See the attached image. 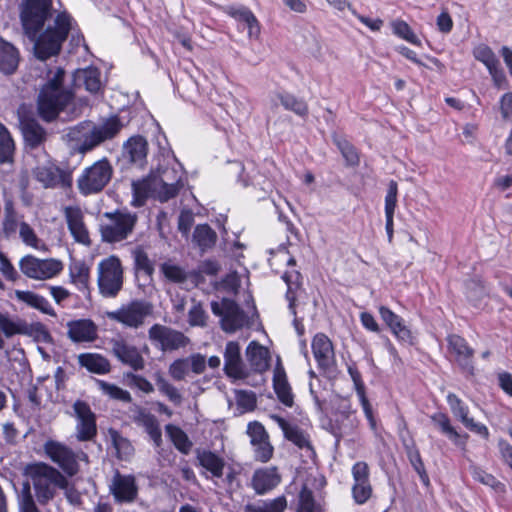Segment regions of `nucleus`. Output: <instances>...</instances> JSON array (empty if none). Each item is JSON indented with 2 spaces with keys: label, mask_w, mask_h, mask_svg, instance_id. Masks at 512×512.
Wrapping results in <instances>:
<instances>
[{
  "label": "nucleus",
  "mask_w": 512,
  "mask_h": 512,
  "mask_svg": "<svg viewBox=\"0 0 512 512\" xmlns=\"http://www.w3.org/2000/svg\"><path fill=\"white\" fill-rule=\"evenodd\" d=\"M65 70L50 69L37 97V113L45 122L54 121L74 99V92L64 85Z\"/></svg>",
  "instance_id": "20e7f679"
},
{
  "label": "nucleus",
  "mask_w": 512,
  "mask_h": 512,
  "mask_svg": "<svg viewBox=\"0 0 512 512\" xmlns=\"http://www.w3.org/2000/svg\"><path fill=\"white\" fill-rule=\"evenodd\" d=\"M403 445H404L407 457H408L412 467L419 475L422 483L426 486L429 485L428 474L426 472V469H425L424 463L422 461V458L420 456L419 450L417 449L414 441L411 440V441L407 442L406 440L403 439Z\"/></svg>",
  "instance_id": "37998d69"
},
{
  "label": "nucleus",
  "mask_w": 512,
  "mask_h": 512,
  "mask_svg": "<svg viewBox=\"0 0 512 512\" xmlns=\"http://www.w3.org/2000/svg\"><path fill=\"white\" fill-rule=\"evenodd\" d=\"M20 512H40L32 497L29 483L24 484L20 500Z\"/></svg>",
  "instance_id": "774afa93"
},
{
  "label": "nucleus",
  "mask_w": 512,
  "mask_h": 512,
  "mask_svg": "<svg viewBox=\"0 0 512 512\" xmlns=\"http://www.w3.org/2000/svg\"><path fill=\"white\" fill-rule=\"evenodd\" d=\"M138 215L127 209H117L102 215L100 233L102 240L116 243L127 239L134 231Z\"/></svg>",
  "instance_id": "423d86ee"
},
{
  "label": "nucleus",
  "mask_w": 512,
  "mask_h": 512,
  "mask_svg": "<svg viewBox=\"0 0 512 512\" xmlns=\"http://www.w3.org/2000/svg\"><path fill=\"white\" fill-rule=\"evenodd\" d=\"M78 363L89 372L106 374L110 372L111 365L107 358L97 353H82L78 356Z\"/></svg>",
  "instance_id": "a19ab883"
},
{
  "label": "nucleus",
  "mask_w": 512,
  "mask_h": 512,
  "mask_svg": "<svg viewBox=\"0 0 512 512\" xmlns=\"http://www.w3.org/2000/svg\"><path fill=\"white\" fill-rule=\"evenodd\" d=\"M196 459L200 466L214 478H221L224 475L226 466L225 460L216 453L209 450H198Z\"/></svg>",
  "instance_id": "f704fd0d"
},
{
  "label": "nucleus",
  "mask_w": 512,
  "mask_h": 512,
  "mask_svg": "<svg viewBox=\"0 0 512 512\" xmlns=\"http://www.w3.org/2000/svg\"><path fill=\"white\" fill-rule=\"evenodd\" d=\"M19 268L30 279L48 280L63 270V263L54 258L39 259L33 255H26L20 259Z\"/></svg>",
  "instance_id": "f8f14e48"
},
{
  "label": "nucleus",
  "mask_w": 512,
  "mask_h": 512,
  "mask_svg": "<svg viewBox=\"0 0 512 512\" xmlns=\"http://www.w3.org/2000/svg\"><path fill=\"white\" fill-rule=\"evenodd\" d=\"M113 173V165L107 157L95 161L85 167L77 178L76 184L79 193L83 196H90L102 192L110 183Z\"/></svg>",
  "instance_id": "0eeeda50"
},
{
  "label": "nucleus",
  "mask_w": 512,
  "mask_h": 512,
  "mask_svg": "<svg viewBox=\"0 0 512 512\" xmlns=\"http://www.w3.org/2000/svg\"><path fill=\"white\" fill-rule=\"evenodd\" d=\"M15 144L8 129L0 122V164L11 163Z\"/></svg>",
  "instance_id": "8fccbe9b"
},
{
  "label": "nucleus",
  "mask_w": 512,
  "mask_h": 512,
  "mask_svg": "<svg viewBox=\"0 0 512 512\" xmlns=\"http://www.w3.org/2000/svg\"><path fill=\"white\" fill-rule=\"evenodd\" d=\"M160 271L163 273L167 280L177 284L186 282L189 277V274L183 267L174 264L171 261L162 263L160 265Z\"/></svg>",
  "instance_id": "603ef678"
},
{
  "label": "nucleus",
  "mask_w": 512,
  "mask_h": 512,
  "mask_svg": "<svg viewBox=\"0 0 512 512\" xmlns=\"http://www.w3.org/2000/svg\"><path fill=\"white\" fill-rule=\"evenodd\" d=\"M97 284L103 297L115 298L123 287V267L120 259L111 255L102 259L97 266Z\"/></svg>",
  "instance_id": "6e6552de"
},
{
  "label": "nucleus",
  "mask_w": 512,
  "mask_h": 512,
  "mask_svg": "<svg viewBox=\"0 0 512 512\" xmlns=\"http://www.w3.org/2000/svg\"><path fill=\"white\" fill-rule=\"evenodd\" d=\"M448 350L454 355L455 361L461 369L470 375L474 374V350L468 345L467 341L457 334L447 336Z\"/></svg>",
  "instance_id": "aec40b11"
},
{
  "label": "nucleus",
  "mask_w": 512,
  "mask_h": 512,
  "mask_svg": "<svg viewBox=\"0 0 512 512\" xmlns=\"http://www.w3.org/2000/svg\"><path fill=\"white\" fill-rule=\"evenodd\" d=\"M287 507L285 496H279L272 500H259L244 506V512H284Z\"/></svg>",
  "instance_id": "79ce46f5"
},
{
  "label": "nucleus",
  "mask_w": 512,
  "mask_h": 512,
  "mask_svg": "<svg viewBox=\"0 0 512 512\" xmlns=\"http://www.w3.org/2000/svg\"><path fill=\"white\" fill-rule=\"evenodd\" d=\"M223 370L233 381L244 380L249 376V370L242 359L240 344L236 341H229L225 346Z\"/></svg>",
  "instance_id": "a211bd4d"
},
{
  "label": "nucleus",
  "mask_w": 512,
  "mask_h": 512,
  "mask_svg": "<svg viewBox=\"0 0 512 512\" xmlns=\"http://www.w3.org/2000/svg\"><path fill=\"white\" fill-rule=\"evenodd\" d=\"M72 82L75 88H84L91 94H98L103 89L101 72L94 66L76 69L72 75Z\"/></svg>",
  "instance_id": "b1692460"
},
{
  "label": "nucleus",
  "mask_w": 512,
  "mask_h": 512,
  "mask_svg": "<svg viewBox=\"0 0 512 512\" xmlns=\"http://www.w3.org/2000/svg\"><path fill=\"white\" fill-rule=\"evenodd\" d=\"M67 336L74 343L93 342L98 337V327L91 319H78L67 324Z\"/></svg>",
  "instance_id": "393cba45"
},
{
  "label": "nucleus",
  "mask_w": 512,
  "mask_h": 512,
  "mask_svg": "<svg viewBox=\"0 0 512 512\" xmlns=\"http://www.w3.org/2000/svg\"><path fill=\"white\" fill-rule=\"evenodd\" d=\"M216 239L217 235L209 225L202 224L196 226L193 233V241L202 251L213 247Z\"/></svg>",
  "instance_id": "09e8293b"
},
{
  "label": "nucleus",
  "mask_w": 512,
  "mask_h": 512,
  "mask_svg": "<svg viewBox=\"0 0 512 512\" xmlns=\"http://www.w3.org/2000/svg\"><path fill=\"white\" fill-rule=\"evenodd\" d=\"M113 355L124 365L133 370H142L145 367V360L137 347L128 344L123 339H112L110 341Z\"/></svg>",
  "instance_id": "4be33fe9"
},
{
  "label": "nucleus",
  "mask_w": 512,
  "mask_h": 512,
  "mask_svg": "<svg viewBox=\"0 0 512 512\" xmlns=\"http://www.w3.org/2000/svg\"><path fill=\"white\" fill-rule=\"evenodd\" d=\"M19 127L27 148H39L47 141L48 132L34 117L20 115Z\"/></svg>",
  "instance_id": "6ab92c4d"
},
{
  "label": "nucleus",
  "mask_w": 512,
  "mask_h": 512,
  "mask_svg": "<svg viewBox=\"0 0 512 512\" xmlns=\"http://www.w3.org/2000/svg\"><path fill=\"white\" fill-rule=\"evenodd\" d=\"M300 273L296 270L286 271L282 279L287 284L286 299L289 302V310L294 316L293 324L299 334L303 333V325L301 321L296 317L295 301L296 291L300 286Z\"/></svg>",
  "instance_id": "7c9ffc66"
},
{
  "label": "nucleus",
  "mask_w": 512,
  "mask_h": 512,
  "mask_svg": "<svg viewBox=\"0 0 512 512\" xmlns=\"http://www.w3.org/2000/svg\"><path fill=\"white\" fill-rule=\"evenodd\" d=\"M165 431L173 442L174 446L183 454H188L192 447V442L189 440L187 434L178 426L167 424Z\"/></svg>",
  "instance_id": "49530a36"
},
{
  "label": "nucleus",
  "mask_w": 512,
  "mask_h": 512,
  "mask_svg": "<svg viewBox=\"0 0 512 512\" xmlns=\"http://www.w3.org/2000/svg\"><path fill=\"white\" fill-rule=\"evenodd\" d=\"M70 280L83 293H89V267L83 262H76L69 268Z\"/></svg>",
  "instance_id": "c03bdc74"
},
{
  "label": "nucleus",
  "mask_w": 512,
  "mask_h": 512,
  "mask_svg": "<svg viewBox=\"0 0 512 512\" xmlns=\"http://www.w3.org/2000/svg\"><path fill=\"white\" fill-rule=\"evenodd\" d=\"M471 474L475 481L480 482L486 486H489L495 490L503 487L502 483L499 482L492 474L487 473L480 467L472 466Z\"/></svg>",
  "instance_id": "680f3d73"
},
{
  "label": "nucleus",
  "mask_w": 512,
  "mask_h": 512,
  "mask_svg": "<svg viewBox=\"0 0 512 512\" xmlns=\"http://www.w3.org/2000/svg\"><path fill=\"white\" fill-rule=\"evenodd\" d=\"M392 31L398 37L414 45H421V41L412 31L410 26L403 20H395L391 23Z\"/></svg>",
  "instance_id": "4d7b16f0"
},
{
  "label": "nucleus",
  "mask_w": 512,
  "mask_h": 512,
  "mask_svg": "<svg viewBox=\"0 0 512 512\" xmlns=\"http://www.w3.org/2000/svg\"><path fill=\"white\" fill-rule=\"evenodd\" d=\"M273 388L278 400L287 407L294 404V395L283 366L278 363L273 373Z\"/></svg>",
  "instance_id": "c756f323"
},
{
  "label": "nucleus",
  "mask_w": 512,
  "mask_h": 512,
  "mask_svg": "<svg viewBox=\"0 0 512 512\" xmlns=\"http://www.w3.org/2000/svg\"><path fill=\"white\" fill-rule=\"evenodd\" d=\"M188 371L189 359L187 358L177 359L169 366V374L176 381L184 380Z\"/></svg>",
  "instance_id": "0e129e2a"
},
{
  "label": "nucleus",
  "mask_w": 512,
  "mask_h": 512,
  "mask_svg": "<svg viewBox=\"0 0 512 512\" xmlns=\"http://www.w3.org/2000/svg\"><path fill=\"white\" fill-rule=\"evenodd\" d=\"M184 184L175 169L161 168L146 178L132 182V201L134 207H142L148 198L162 203L175 198Z\"/></svg>",
  "instance_id": "f03ea898"
},
{
  "label": "nucleus",
  "mask_w": 512,
  "mask_h": 512,
  "mask_svg": "<svg viewBox=\"0 0 512 512\" xmlns=\"http://www.w3.org/2000/svg\"><path fill=\"white\" fill-rule=\"evenodd\" d=\"M353 485L352 497L356 504H365L372 496L373 488L370 483V469L366 462L358 461L351 469Z\"/></svg>",
  "instance_id": "dca6fc26"
},
{
  "label": "nucleus",
  "mask_w": 512,
  "mask_h": 512,
  "mask_svg": "<svg viewBox=\"0 0 512 512\" xmlns=\"http://www.w3.org/2000/svg\"><path fill=\"white\" fill-rule=\"evenodd\" d=\"M18 214L11 202L4 206V214L1 220L0 237L10 240L16 236L17 229H20Z\"/></svg>",
  "instance_id": "58836bf2"
},
{
  "label": "nucleus",
  "mask_w": 512,
  "mask_h": 512,
  "mask_svg": "<svg viewBox=\"0 0 512 512\" xmlns=\"http://www.w3.org/2000/svg\"><path fill=\"white\" fill-rule=\"evenodd\" d=\"M33 175L45 188L61 187L66 189L72 186V171L61 169L51 161L36 166Z\"/></svg>",
  "instance_id": "4468645a"
},
{
  "label": "nucleus",
  "mask_w": 512,
  "mask_h": 512,
  "mask_svg": "<svg viewBox=\"0 0 512 512\" xmlns=\"http://www.w3.org/2000/svg\"><path fill=\"white\" fill-rule=\"evenodd\" d=\"M193 304L188 311V323L190 326L205 327L207 325L208 315L200 302L192 300Z\"/></svg>",
  "instance_id": "13d9d810"
},
{
  "label": "nucleus",
  "mask_w": 512,
  "mask_h": 512,
  "mask_svg": "<svg viewBox=\"0 0 512 512\" xmlns=\"http://www.w3.org/2000/svg\"><path fill=\"white\" fill-rule=\"evenodd\" d=\"M447 402L450 406L452 414L456 419L461 420L468 414V407L456 394L449 393L447 395Z\"/></svg>",
  "instance_id": "69168bd1"
},
{
  "label": "nucleus",
  "mask_w": 512,
  "mask_h": 512,
  "mask_svg": "<svg viewBox=\"0 0 512 512\" xmlns=\"http://www.w3.org/2000/svg\"><path fill=\"white\" fill-rule=\"evenodd\" d=\"M68 229L74 240L83 245L89 246L91 240L88 229L84 223V214L77 206H68L64 210Z\"/></svg>",
  "instance_id": "5701e85b"
},
{
  "label": "nucleus",
  "mask_w": 512,
  "mask_h": 512,
  "mask_svg": "<svg viewBox=\"0 0 512 512\" xmlns=\"http://www.w3.org/2000/svg\"><path fill=\"white\" fill-rule=\"evenodd\" d=\"M53 12L52 0H22L20 19L24 34L33 42L34 55L42 61L60 52L71 28V17L62 12L39 34Z\"/></svg>",
  "instance_id": "f257e3e1"
},
{
  "label": "nucleus",
  "mask_w": 512,
  "mask_h": 512,
  "mask_svg": "<svg viewBox=\"0 0 512 512\" xmlns=\"http://www.w3.org/2000/svg\"><path fill=\"white\" fill-rule=\"evenodd\" d=\"M76 418V438L79 441H90L97 435L96 416L90 406L81 400L73 404Z\"/></svg>",
  "instance_id": "2eb2a0df"
},
{
  "label": "nucleus",
  "mask_w": 512,
  "mask_h": 512,
  "mask_svg": "<svg viewBox=\"0 0 512 512\" xmlns=\"http://www.w3.org/2000/svg\"><path fill=\"white\" fill-rule=\"evenodd\" d=\"M430 419L433 424L456 445L462 444L460 434L452 426L451 421L446 414L441 412L435 413L430 416Z\"/></svg>",
  "instance_id": "de8ad7c7"
},
{
  "label": "nucleus",
  "mask_w": 512,
  "mask_h": 512,
  "mask_svg": "<svg viewBox=\"0 0 512 512\" xmlns=\"http://www.w3.org/2000/svg\"><path fill=\"white\" fill-rule=\"evenodd\" d=\"M19 62V50L12 43L0 38V72L4 75L14 74Z\"/></svg>",
  "instance_id": "2f4dec72"
},
{
  "label": "nucleus",
  "mask_w": 512,
  "mask_h": 512,
  "mask_svg": "<svg viewBox=\"0 0 512 512\" xmlns=\"http://www.w3.org/2000/svg\"><path fill=\"white\" fill-rule=\"evenodd\" d=\"M14 295L17 301L24 303L31 308L39 310L40 312L50 316L56 315L48 300L33 291L15 290Z\"/></svg>",
  "instance_id": "c9c22d12"
},
{
  "label": "nucleus",
  "mask_w": 512,
  "mask_h": 512,
  "mask_svg": "<svg viewBox=\"0 0 512 512\" xmlns=\"http://www.w3.org/2000/svg\"><path fill=\"white\" fill-rule=\"evenodd\" d=\"M246 357L251 370L262 373L269 367V351L259 343L252 341L246 348Z\"/></svg>",
  "instance_id": "473e14b6"
},
{
  "label": "nucleus",
  "mask_w": 512,
  "mask_h": 512,
  "mask_svg": "<svg viewBox=\"0 0 512 512\" xmlns=\"http://www.w3.org/2000/svg\"><path fill=\"white\" fill-rule=\"evenodd\" d=\"M152 313V303L146 300H133L122 305L117 310L106 312V317L125 327L138 329L144 325L145 319L152 315Z\"/></svg>",
  "instance_id": "9d476101"
},
{
  "label": "nucleus",
  "mask_w": 512,
  "mask_h": 512,
  "mask_svg": "<svg viewBox=\"0 0 512 512\" xmlns=\"http://www.w3.org/2000/svg\"><path fill=\"white\" fill-rule=\"evenodd\" d=\"M0 272L8 281L15 282L20 278L19 273L2 251H0Z\"/></svg>",
  "instance_id": "338daca9"
},
{
  "label": "nucleus",
  "mask_w": 512,
  "mask_h": 512,
  "mask_svg": "<svg viewBox=\"0 0 512 512\" xmlns=\"http://www.w3.org/2000/svg\"><path fill=\"white\" fill-rule=\"evenodd\" d=\"M25 471L32 481L37 501L41 505H46L55 497L57 488L68 487L69 482L66 476L45 462L29 464Z\"/></svg>",
  "instance_id": "39448f33"
},
{
  "label": "nucleus",
  "mask_w": 512,
  "mask_h": 512,
  "mask_svg": "<svg viewBox=\"0 0 512 512\" xmlns=\"http://www.w3.org/2000/svg\"><path fill=\"white\" fill-rule=\"evenodd\" d=\"M379 314L381 319L398 340L403 342H411V331L405 325L403 319L399 315L395 314L386 306L379 307Z\"/></svg>",
  "instance_id": "c85d7f7f"
},
{
  "label": "nucleus",
  "mask_w": 512,
  "mask_h": 512,
  "mask_svg": "<svg viewBox=\"0 0 512 512\" xmlns=\"http://www.w3.org/2000/svg\"><path fill=\"white\" fill-rule=\"evenodd\" d=\"M17 334L32 337L37 342L50 343L52 341L48 329L41 322L28 324L23 320H18L15 335Z\"/></svg>",
  "instance_id": "4c0bfd02"
},
{
  "label": "nucleus",
  "mask_w": 512,
  "mask_h": 512,
  "mask_svg": "<svg viewBox=\"0 0 512 512\" xmlns=\"http://www.w3.org/2000/svg\"><path fill=\"white\" fill-rule=\"evenodd\" d=\"M134 422L144 428L156 447L161 446L162 432L158 420L153 414L147 412L145 409L139 408L134 417Z\"/></svg>",
  "instance_id": "72a5a7b5"
},
{
  "label": "nucleus",
  "mask_w": 512,
  "mask_h": 512,
  "mask_svg": "<svg viewBox=\"0 0 512 512\" xmlns=\"http://www.w3.org/2000/svg\"><path fill=\"white\" fill-rule=\"evenodd\" d=\"M297 512H319L315 504L313 493L304 486L299 493V504Z\"/></svg>",
  "instance_id": "e2e57ef3"
},
{
  "label": "nucleus",
  "mask_w": 512,
  "mask_h": 512,
  "mask_svg": "<svg viewBox=\"0 0 512 512\" xmlns=\"http://www.w3.org/2000/svg\"><path fill=\"white\" fill-rule=\"evenodd\" d=\"M235 400L241 413L250 412L256 408L257 398L253 391L235 390Z\"/></svg>",
  "instance_id": "6e6d98bb"
},
{
  "label": "nucleus",
  "mask_w": 512,
  "mask_h": 512,
  "mask_svg": "<svg viewBox=\"0 0 512 512\" xmlns=\"http://www.w3.org/2000/svg\"><path fill=\"white\" fill-rule=\"evenodd\" d=\"M270 417L279 425L287 440L291 441L299 448H311L307 436L298 426L291 425L284 418L276 414H273Z\"/></svg>",
  "instance_id": "e433bc0d"
},
{
  "label": "nucleus",
  "mask_w": 512,
  "mask_h": 512,
  "mask_svg": "<svg viewBox=\"0 0 512 512\" xmlns=\"http://www.w3.org/2000/svg\"><path fill=\"white\" fill-rule=\"evenodd\" d=\"M313 355L319 368L330 370L334 364L335 355L332 342L324 334H317L312 341Z\"/></svg>",
  "instance_id": "bb28decb"
},
{
  "label": "nucleus",
  "mask_w": 512,
  "mask_h": 512,
  "mask_svg": "<svg viewBox=\"0 0 512 512\" xmlns=\"http://www.w3.org/2000/svg\"><path fill=\"white\" fill-rule=\"evenodd\" d=\"M148 337L152 344L163 352L184 348L190 342L181 331L161 324L152 325L148 330Z\"/></svg>",
  "instance_id": "ddd939ff"
},
{
  "label": "nucleus",
  "mask_w": 512,
  "mask_h": 512,
  "mask_svg": "<svg viewBox=\"0 0 512 512\" xmlns=\"http://www.w3.org/2000/svg\"><path fill=\"white\" fill-rule=\"evenodd\" d=\"M97 384L104 394L108 395L113 399L120 400L126 403L132 401L131 394L127 390H124L115 384L107 383L103 380H98Z\"/></svg>",
  "instance_id": "864d4df0"
},
{
  "label": "nucleus",
  "mask_w": 512,
  "mask_h": 512,
  "mask_svg": "<svg viewBox=\"0 0 512 512\" xmlns=\"http://www.w3.org/2000/svg\"><path fill=\"white\" fill-rule=\"evenodd\" d=\"M155 382L158 391L166 396L170 402L176 406H180L183 401V396L180 391L171 384L166 378L160 373L155 374Z\"/></svg>",
  "instance_id": "3c124183"
},
{
  "label": "nucleus",
  "mask_w": 512,
  "mask_h": 512,
  "mask_svg": "<svg viewBox=\"0 0 512 512\" xmlns=\"http://www.w3.org/2000/svg\"><path fill=\"white\" fill-rule=\"evenodd\" d=\"M334 143L349 165H357L359 163V157L356 149L345 138L335 137Z\"/></svg>",
  "instance_id": "bf43d9fd"
},
{
  "label": "nucleus",
  "mask_w": 512,
  "mask_h": 512,
  "mask_svg": "<svg viewBox=\"0 0 512 512\" xmlns=\"http://www.w3.org/2000/svg\"><path fill=\"white\" fill-rule=\"evenodd\" d=\"M473 53L475 58L482 62L487 69L497 66L500 63L495 53L487 45H479L474 49Z\"/></svg>",
  "instance_id": "052dcab7"
},
{
  "label": "nucleus",
  "mask_w": 512,
  "mask_h": 512,
  "mask_svg": "<svg viewBox=\"0 0 512 512\" xmlns=\"http://www.w3.org/2000/svg\"><path fill=\"white\" fill-rule=\"evenodd\" d=\"M274 98L278 100L286 110L292 111L296 115L303 117L308 114V106L306 102L290 93L279 92L274 95Z\"/></svg>",
  "instance_id": "a18cd8bd"
},
{
  "label": "nucleus",
  "mask_w": 512,
  "mask_h": 512,
  "mask_svg": "<svg viewBox=\"0 0 512 512\" xmlns=\"http://www.w3.org/2000/svg\"><path fill=\"white\" fill-rule=\"evenodd\" d=\"M124 124L118 115L101 119L98 123L83 121L68 129L66 137L73 142V148L86 154L106 141L113 140L123 129Z\"/></svg>",
  "instance_id": "7ed1b4c3"
},
{
  "label": "nucleus",
  "mask_w": 512,
  "mask_h": 512,
  "mask_svg": "<svg viewBox=\"0 0 512 512\" xmlns=\"http://www.w3.org/2000/svg\"><path fill=\"white\" fill-rule=\"evenodd\" d=\"M148 152V142L140 135L130 137L123 144L122 157L125 161L136 166H143Z\"/></svg>",
  "instance_id": "a878e982"
},
{
  "label": "nucleus",
  "mask_w": 512,
  "mask_h": 512,
  "mask_svg": "<svg viewBox=\"0 0 512 512\" xmlns=\"http://www.w3.org/2000/svg\"><path fill=\"white\" fill-rule=\"evenodd\" d=\"M212 313L220 318L223 331L233 333L248 324V317L239 305L229 298L220 301H212Z\"/></svg>",
  "instance_id": "9b49d317"
},
{
  "label": "nucleus",
  "mask_w": 512,
  "mask_h": 512,
  "mask_svg": "<svg viewBox=\"0 0 512 512\" xmlns=\"http://www.w3.org/2000/svg\"><path fill=\"white\" fill-rule=\"evenodd\" d=\"M132 256L136 271H142L146 275L152 276L154 273V265L147 253L141 247H137L133 250Z\"/></svg>",
  "instance_id": "5fc2aeb1"
},
{
  "label": "nucleus",
  "mask_w": 512,
  "mask_h": 512,
  "mask_svg": "<svg viewBox=\"0 0 512 512\" xmlns=\"http://www.w3.org/2000/svg\"><path fill=\"white\" fill-rule=\"evenodd\" d=\"M109 491L118 503L133 502L138 494L135 478L116 471L109 484Z\"/></svg>",
  "instance_id": "412c9836"
},
{
  "label": "nucleus",
  "mask_w": 512,
  "mask_h": 512,
  "mask_svg": "<svg viewBox=\"0 0 512 512\" xmlns=\"http://www.w3.org/2000/svg\"><path fill=\"white\" fill-rule=\"evenodd\" d=\"M247 434L250 437L255 459L262 463L268 462L273 456L274 448L265 427L258 421L250 422L247 426Z\"/></svg>",
  "instance_id": "f3484780"
},
{
  "label": "nucleus",
  "mask_w": 512,
  "mask_h": 512,
  "mask_svg": "<svg viewBox=\"0 0 512 512\" xmlns=\"http://www.w3.org/2000/svg\"><path fill=\"white\" fill-rule=\"evenodd\" d=\"M226 13L238 21L244 22L248 27L249 37H258L260 34V25L254 14L244 6H229Z\"/></svg>",
  "instance_id": "ea45409f"
},
{
  "label": "nucleus",
  "mask_w": 512,
  "mask_h": 512,
  "mask_svg": "<svg viewBox=\"0 0 512 512\" xmlns=\"http://www.w3.org/2000/svg\"><path fill=\"white\" fill-rule=\"evenodd\" d=\"M43 451L46 457L69 477L79 472V460H87L88 458L85 453H76L66 444L52 439L43 444Z\"/></svg>",
  "instance_id": "1a4fd4ad"
},
{
  "label": "nucleus",
  "mask_w": 512,
  "mask_h": 512,
  "mask_svg": "<svg viewBox=\"0 0 512 512\" xmlns=\"http://www.w3.org/2000/svg\"><path fill=\"white\" fill-rule=\"evenodd\" d=\"M281 481L276 467L257 469L252 476V487L256 494L263 495L274 489Z\"/></svg>",
  "instance_id": "cd10ccee"
}]
</instances>
